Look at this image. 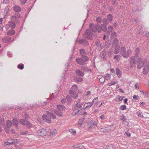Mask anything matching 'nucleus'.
<instances>
[{"label": "nucleus", "instance_id": "29", "mask_svg": "<svg viewBox=\"0 0 149 149\" xmlns=\"http://www.w3.org/2000/svg\"><path fill=\"white\" fill-rule=\"evenodd\" d=\"M116 74L117 75L118 77H120L121 74L122 72L119 69L117 68L116 70Z\"/></svg>", "mask_w": 149, "mask_h": 149}, {"label": "nucleus", "instance_id": "57", "mask_svg": "<svg viewBox=\"0 0 149 149\" xmlns=\"http://www.w3.org/2000/svg\"><path fill=\"white\" fill-rule=\"evenodd\" d=\"M92 123H91L93 124V126L94 127L95 126L96 127H97V123L96 121L95 120H92Z\"/></svg>", "mask_w": 149, "mask_h": 149}, {"label": "nucleus", "instance_id": "31", "mask_svg": "<svg viewBox=\"0 0 149 149\" xmlns=\"http://www.w3.org/2000/svg\"><path fill=\"white\" fill-rule=\"evenodd\" d=\"M12 126V123L11 121L9 120H7L6 122V127H7L10 128Z\"/></svg>", "mask_w": 149, "mask_h": 149}, {"label": "nucleus", "instance_id": "26", "mask_svg": "<svg viewBox=\"0 0 149 149\" xmlns=\"http://www.w3.org/2000/svg\"><path fill=\"white\" fill-rule=\"evenodd\" d=\"M149 70V68L147 66L145 65L143 69V73L144 74H146L148 73V72Z\"/></svg>", "mask_w": 149, "mask_h": 149}, {"label": "nucleus", "instance_id": "50", "mask_svg": "<svg viewBox=\"0 0 149 149\" xmlns=\"http://www.w3.org/2000/svg\"><path fill=\"white\" fill-rule=\"evenodd\" d=\"M142 59V58L141 56H140L139 58H138L137 62H138V63H144V62H143V61Z\"/></svg>", "mask_w": 149, "mask_h": 149}, {"label": "nucleus", "instance_id": "30", "mask_svg": "<svg viewBox=\"0 0 149 149\" xmlns=\"http://www.w3.org/2000/svg\"><path fill=\"white\" fill-rule=\"evenodd\" d=\"M101 30L105 32L107 30V28L106 26L104 24H102L100 26Z\"/></svg>", "mask_w": 149, "mask_h": 149}, {"label": "nucleus", "instance_id": "33", "mask_svg": "<svg viewBox=\"0 0 149 149\" xmlns=\"http://www.w3.org/2000/svg\"><path fill=\"white\" fill-rule=\"evenodd\" d=\"M81 58L83 59V61L84 63L85 62L89 60V58L88 57L86 56V55H84L81 56Z\"/></svg>", "mask_w": 149, "mask_h": 149}, {"label": "nucleus", "instance_id": "44", "mask_svg": "<svg viewBox=\"0 0 149 149\" xmlns=\"http://www.w3.org/2000/svg\"><path fill=\"white\" fill-rule=\"evenodd\" d=\"M17 67L19 69L22 70L24 68V65L22 63L19 64L17 65Z\"/></svg>", "mask_w": 149, "mask_h": 149}, {"label": "nucleus", "instance_id": "19", "mask_svg": "<svg viewBox=\"0 0 149 149\" xmlns=\"http://www.w3.org/2000/svg\"><path fill=\"white\" fill-rule=\"evenodd\" d=\"M11 38L9 36L5 37L2 39V42L4 43L8 42L10 40Z\"/></svg>", "mask_w": 149, "mask_h": 149}, {"label": "nucleus", "instance_id": "12", "mask_svg": "<svg viewBox=\"0 0 149 149\" xmlns=\"http://www.w3.org/2000/svg\"><path fill=\"white\" fill-rule=\"evenodd\" d=\"M76 61L78 64L81 65H83L86 64L81 58H76Z\"/></svg>", "mask_w": 149, "mask_h": 149}, {"label": "nucleus", "instance_id": "54", "mask_svg": "<svg viewBox=\"0 0 149 149\" xmlns=\"http://www.w3.org/2000/svg\"><path fill=\"white\" fill-rule=\"evenodd\" d=\"M120 109L122 110H125L126 109V107L125 105H122L120 106Z\"/></svg>", "mask_w": 149, "mask_h": 149}, {"label": "nucleus", "instance_id": "25", "mask_svg": "<svg viewBox=\"0 0 149 149\" xmlns=\"http://www.w3.org/2000/svg\"><path fill=\"white\" fill-rule=\"evenodd\" d=\"M8 24L9 27L12 29H14L15 27V24L14 22L12 21L9 22Z\"/></svg>", "mask_w": 149, "mask_h": 149}, {"label": "nucleus", "instance_id": "24", "mask_svg": "<svg viewBox=\"0 0 149 149\" xmlns=\"http://www.w3.org/2000/svg\"><path fill=\"white\" fill-rule=\"evenodd\" d=\"M21 8L19 6H15L14 7V10L16 12H20L21 10Z\"/></svg>", "mask_w": 149, "mask_h": 149}, {"label": "nucleus", "instance_id": "55", "mask_svg": "<svg viewBox=\"0 0 149 149\" xmlns=\"http://www.w3.org/2000/svg\"><path fill=\"white\" fill-rule=\"evenodd\" d=\"M99 81L101 83H103L105 81V78L102 77L100 78H99Z\"/></svg>", "mask_w": 149, "mask_h": 149}, {"label": "nucleus", "instance_id": "40", "mask_svg": "<svg viewBox=\"0 0 149 149\" xmlns=\"http://www.w3.org/2000/svg\"><path fill=\"white\" fill-rule=\"evenodd\" d=\"M66 98L67 101L69 102H71L72 99L70 95H67L66 97Z\"/></svg>", "mask_w": 149, "mask_h": 149}, {"label": "nucleus", "instance_id": "64", "mask_svg": "<svg viewBox=\"0 0 149 149\" xmlns=\"http://www.w3.org/2000/svg\"><path fill=\"white\" fill-rule=\"evenodd\" d=\"M99 118L101 120H103L105 118V116L104 115H102L100 116Z\"/></svg>", "mask_w": 149, "mask_h": 149}, {"label": "nucleus", "instance_id": "23", "mask_svg": "<svg viewBox=\"0 0 149 149\" xmlns=\"http://www.w3.org/2000/svg\"><path fill=\"white\" fill-rule=\"evenodd\" d=\"M74 80L77 81L79 82H81L83 80L82 78H81L79 77H77V76H75L74 78Z\"/></svg>", "mask_w": 149, "mask_h": 149}, {"label": "nucleus", "instance_id": "39", "mask_svg": "<svg viewBox=\"0 0 149 149\" xmlns=\"http://www.w3.org/2000/svg\"><path fill=\"white\" fill-rule=\"evenodd\" d=\"M117 36V35L116 33L115 32H114L111 34L110 38L111 39H113L114 38L116 37Z\"/></svg>", "mask_w": 149, "mask_h": 149}, {"label": "nucleus", "instance_id": "43", "mask_svg": "<svg viewBox=\"0 0 149 149\" xmlns=\"http://www.w3.org/2000/svg\"><path fill=\"white\" fill-rule=\"evenodd\" d=\"M124 97V96H118L116 97V99H118V100H117L118 102H119L120 101H121L123 99V98Z\"/></svg>", "mask_w": 149, "mask_h": 149}, {"label": "nucleus", "instance_id": "49", "mask_svg": "<svg viewBox=\"0 0 149 149\" xmlns=\"http://www.w3.org/2000/svg\"><path fill=\"white\" fill-rule=\"evenodd\" d=\"M23 118L24 119L28 120L29 118V115L26 113H25L24 115L23 116Z\"/></svg>", "mask_w": 149, "mask_h": 149}, {"label": "nucleus", "instance_id": "53", "mask_svg": "<svg viewBox=\"0 0 149 149\" xmlns=\"http://www.w3.org/2000/svg\"><path fill=\"white\" fill-rule=\"evenodd\" d=\"M105 79L106 80H109L110 79V75L108 74H107L105 75Z\"/></svg>", "mask_w": 149, "mask_h": 149}, {"label": "nucleus", "instance_id": "13", "mask_svg": "<svg viewBox=\"0 0 149 149\" xmlns=\"http://www.w3.org/2000/svg\"><path fill=\"white\" fill-rule=\"evenodd\" d=\"M75 73L77 75L81 77H83L84 75V72L79 69L76 70Z\"/></svg>", "mask_w": 149, "mask_h": 149}, {"label": "nucleus", "instance_id": "2", "mask_svg": "<svg viewBox=\"0 0 149 149\" xmlns=\"http://www.w3.org/2000/svg\"><path fill=\"white\" fill-rule=\"evenodd\" d=\"M91 30L89 29H86L84 33L83 34V37L86 39L88 40H93V33L91 31Z\"/></svg>", "mask_w": 149, "mask_h": 149}, {"label": "nucleus", "instance_id": "41", "mask_svg": "<svg viewBox=\"0 0 149 149\" xmlns=\"http://www.w3.org/2000/svg\"><path fill=\"white\" fill-rule=\"evenodd\" d=\"M10 128L9 127H7L6 126H5L4 127V130L6 133L8 134L9 133Z\"/></svg>", "mask_w": 149, "mask_h": 149}, {"label": "nucleus", "instance_id": "52", "mask_svg": "<svg viewBox=\"0 0 149 149\" xmlns=\"http://www.w3.org/2000/svg\"><path fill=\"white\" fill-rule=\"evenodd\" d=\"M11 19L12 20L15 21L16 22H17L18 21V19L16 16H12L11 17Z\"/></svg>", "mask_w": 149, "mask_h": 149}, {"label": "nucleus", "instance_id": "21", "mask_svg": "<svg viewBox=\"0 0 149 149\" xmlns=\"http://www.w3.org/2000/svg\"><path fill=\"white\" fill-rule=\"evenodd\" d=\"M13 125L15 127H17L19 125V122L17 119L16 118H14L12 121V123Z\"/></svg>", "mask_w": 149, "mask_h": 149}, {"label": "nucleus", "instance_id": "61", "mask_svg": "<svg viewBox=\"0 0 149 149\" xmlns=\"http://www.w3.org/2000/svg\"><path fill=\"white\" fill-rule=\"evenodd\" d=\"M116 83V81H111V82L108 83V85L109 86H110L114 85Z\"/></svg>", "mask_w": 149, "mask_h": 149}, {"label": "nucleus", "instance_id": "36", "mask_svg": "<svg viewBox=\"0 0 149 149\" xmlns=\"http://www.w3.org/2000/svg\"><path fill=\"white\" fill-rule=\"evenodd\" d=\"M111 45V42L109 40L107 41L105 44V46L107 48H109Z\"/></svg>", "mask_w": 149, "mask_h": 149}, {"label": "nucleus", "instance_id": "15", "mask_svg": "<svg viewBox=\"0 0 149 149\" xmlns=\"http://www.w3.org/2000/svg\"><path fill=\"white\" fill-rule=\"evenodd\" d=\"M46 113L47 114V115L50 118L51 117L53 119H55L56 118V116L53 113L48 111H46Z\"/></svg>", "mask_w": 149, "mask_h": 149}, {"label": "nucleus", "instance_id": "48", "mask_svg": "<svg viewBox=\"0 0 149 149\" xmlns=\"http://www.w3.org/2000/svg\"><path fill=\"white\" fill-rule=\"evenodd\" d=\"M102 18L100 17H98L96 18V21L98 23H100L102 20Z\"/></svg>", "mask_w": 149, "mask_h": 149}, {"label": "nucleus", "instance_id": "62", "mask_svg": "<svg viewBox=\"0 0 149 149\" xmlns=\"http://www.w3.org/2000/svg\"><path fill=\"white\" fill-rule=\"evenodd\" d=\"M0 125H4V122L3 120L2 119H0Z\"/></svg>", "mask_w": 149, "mask_h": 149}, {"label": "nucleus", "instance_id": "51", "mask_svg": "<svg viewBox=\"0 0 149 149\" xmlns=\"http://www.w3.org/2000/svg\"><path fill=\"white\" fill-rule=\"evenodd\" d=\"M120 120L123 121H125L127 120L126 117L124 116H120Z\"/></svg>", "mask_w": 149, "mask_h": 149}, {"label": "nucleus", "instance_id": "56", "mask_svg": "<svg viewBox=\"0 0 149 149\" xmlns=\"http://www.w3.org/2000/svg\"><path fill=\"white\" fill-rule=\"evenodd\" d=\"M103 23L104 24L108 25V22L107 19L106 18H104L103 20Z\"/></svg>", "mask_w": 149, "mask_h": 149}, {"label": "nucleus", "instance_id": "9", "mask_svg": "<svg viewBox=\"0 0 149 149\" xmlns=\"http://www.w3.org/2000/svg\"><path fill=\"white\" fill-rule=\"evenodd\" d=\"M46 132L49 133V134L50 136H52L56 134L57 133V131L55 129H47Z\"/></svg>", "mask_w": 149, "mask_h": 149}, {"label": "nucleus", "instance_id": "27", "mask_svg": "<svg viewBox=\"0 0 149 149\" xmlns=\"http://www.w3.org/2000/svg\"><path fill=\"white\" fill-rule=\"evenodd\" d=\"M118 40L116 38L114 39L113 41V45L115 46H118Z\"/></svg>", "mask_w": 149, "mask_h": 149}, {"label": "nucleus", "instance_id": "58", "mask_svg": "<svg viewBox=\"0 0 149 149\" xmlns=\"http://www.w3.org/2000/svg\"><path fill=\"white\" fill-rule=\"evenodd\" d=\"M13 142H11L10 141L8 142H6L4 144L5 145H11L13 144Z\"/></svg>", "mask_w": 149, "mask_h": 149}, {"label": "nucleus", "instance_id": "7", "mask_svg": "<svg viewBox=\"0 0 149 149\" xmlns=\"http://www.w3.org/2000/svg\"><path fill=\"white\" fill-rule=\"evenodd\" d=\"M78 43L85 47H87L89 45L88 42L86 39H80L78 41Z\"/></svg>", "mask_w": 149, "mask_h": 149}, {"label": "nucleus", "instance_id": "63", "mask_svg": "<svg viewBox=\"0 0 149 149\" xmlns=\"http://www.w3.org/2000/svg\"><path fill=\"white\" fill-rule=\"evenodd\" d=\"M76 106H75L74 105L73 106H72V109L73 110H74V111H77V108L76 107H75Z\"/></svg>", "mask_w": 149, "mask_h": 149}, {"label": "nucleus", "instance_id": "34", "mask_svg": "<svg viewBox=\"0 0 149 149\" xmlns=\"http://www.w3.org/2000/svg\"><path fill=\"white\" fill-rule=\"evenodd\" d=\"M113 30V28L112 26H109L108 28L107 34L109 35L110 33L112 32Z\"/></svg>", "mask_w": 149, "mask_h": 149}, {"label": "nucleus", "instance_id": "4", "mask_svg": "<svg viewBox=\"0 0 149 149\" xmlns=\"http://www.w3.org/2000/svg\"><path fill=\"white\" fill-rule=\"evenodd\" d=\"M19 122L22 125L26 126L28 128H30L32 127V125L27 120L21 119L19 120Z\"/></svg>", "mask_w": 149, "mask_h": 149}, {"label": "nucleus", "instance_id": "37", "mask_svg": "<svg viewBox=\"0 0 149 149\" xmlns=\"http://www.w3.org/2000/svg\"><path fill=\"white\" fill-rule=\"evenodd\" d=\"M15 33V31L13 30H9L7 33L8 35H12Z\"/></svg>", "mask_w": 149, "mask_h": 149}, {"label": "nucleus", "instance_id": "8", "mask_svg": "<svg viewBox=\"0 0 149 149\" xmlns=\"http://www.w3.org/2000/svg\"><path fill=\"white\" fill-rule=\"evenodd\" d=\"M46 132V130H45L44 129H41L37 131V134L42 136H45Z\"/></svg>", "mask_w": 149, "mask_h": 149}, {"label": "nucleus", "instance_id": "16", "mask_svg": "<svg viewBox=\"0 0 149 149\" xmlns=\"http://www.w3.org/2000/svg\"><path fill=\"white\" fill-rule=\"evenodd\" d=\"M93 102H90L86 103L84 104V109H86V108H90L93 105Z\"/></svg>", "mask_w": 149, "mask_h": 149}, {"label": "nucleus", "instance_id": "38", "mask_svg": "<svg viewBox=\"0 0 149 149\" xmlns=\"http://www.w3.org/2000/svg\"><path fill=\"white\" fill-rule=\"evenodd\" d=\"M144 65V63H138L137 68L139 69H141L143 67Z\"/></svg>", "mask_w": 149, "mask_h": 149}, {"label": "nucleus", "instance_id": "11", "mask_svg": "<svg viewBox=\"0 0 149 149\" xmlns=\"http://www.w3.org/2000/svg\"><path fill=\"white\" fill-rule=\"evenodd\" d=\"M92 119L91 118H89L87 120V123L88 125V129L90 130L93 129L94 127L93 126V125L91 123H92Z\"/></svg>", "mask_w": 149, "mask_h": 149}, {"label": "nucleus", "instance_id": "35", "mask_svg": "<svg viewBox=\"0 0 149 149\" xmlns=\"http://www.w3.org/2000/svg\"><path fill=\"white\" fill-rule=\"evenodd\" d=\"M84 120L85 118H82L80 119L78 122V125L80 126H82V125L83 124L82 123L84 121Z\"/></svg>", "mask_w": 149, "mask_h": 149}, {"label": "nucleus", "instance_id": "59", "mask_svg": "<svg viewBox=\"0 0 149 149\" xmlns=\"http://www.w3.org/2000/svg\"><path fill=\"white\" fill-rule=\"evenodd\" d=\"M10 141L11 142H13V144L17 143V139H12L11 140H10Z\"/></svg>", "mask_w": 149, "mask_h": 149}, {"label": "nucleus", "instance_id": "17", "mask_svg": "<svg viewBox=\"0 0 149 149\" xmlns=\"http://www.w3.org/2000/svg\"><path fill=\"white\" fill-rule=\"evenodd\" d=\"M54 112L57 115L60 116L62 117L63 116V113L59 111L56 109H54Z\"/></svg>", "mask_w": 149, "mask_h": 149}, {"label": "nucleus", "instance_id": "10", "mask_svg": "<svg viewBox=\"0 0 149 149\" xmlns=\"http://www.w3.org/2000/svg\"><path fill=\"white\" fill-rule=\"evenodd\" d=\"M42 118L43 121L45 122L48 123H51V118L49 117L47 115H43L42 116Z\"/></svg>", "mask_w": 149, "mask_h": 149}, {"label": "nucleus", "instance_id": "6", "mask_svg": "<svg viewBox=\"0 0 149 149\" xmlns=\"http://www.w3.org/2000/svg\"><path fill=\"white\" fill-rule=\"evenodd\" d=\"M69 94L73 98L76 99L78 97V94L73 90H70L69 91Z\"/></svg>", "mask_w": 149, "mask_h": 149}, {"label": "nucleus", "instance_id": "28", "mask_svg": "<svg viewBox=\"0 0 149 149\" xmlns=\"http://www.w3.org/2000/svg\"><path fill=\"white\" fill-rule=\"evenodd\" d=\"M120 51L119 47L118 46H115L113 53L115 54H118Z\"/></svg>", "mask_w": 149, "mask_h": 149}, {"label": "nucleus", "instance_id": "45", "mask_svg": "<svg viewBox=\"0 0 149 149\" xmlns=\"http://www.w3.org/2000/svg\"><path fill=\"white\" fill-rule=\"evenodd\" d=\"M69 131L72 133L73 135H76V131L75 130H73L72 129H71L69 130Z\"/></svg>", "mask_w": 149, "mask_h": 149}, {"label": "nucleus", "instance_id": "3", "mask_svg": "<svg viewBox=\"0 0 149 149\" xmlns=\"http://www.w3.org/2000/svg\"><path fill=\"white\" fill-rule=\"evenodd\" d=\"M120 52L122 56L124 58H127L129 57V54L131 53V51L129 50L126 51L125 47L123 46L121 47Z\"/></svg>", "mask_w": 149, "mask_h": 149}, {"label": "nucleus", "instance_id": "32", "mask_svg": "<svg viewBox=\"0 0 149 149\" xmlns=\"http://www.w3.org/2000/svg\"><path fill=\"white\" fill-rule=\"evenodd\" d=\"M79 52L81 56H82L84 55H86V53L85 52V51L84 49H81L80 50Z\"/></svg>", "mask_w": 149, "mask_h": 149}, {"label": "nucleus", "instance_id": "47", "mask_svg": "<svg viewBox=\"0 0 149 149\" xmlns=\"http://www.w3.org/2000/svg\"><path fill=\"white\" fill-rule=\"evenodd\" d=\"M120 57V56L119 55H117L114 56V59L116 60L117 61L119 60V58Z\"/></svg>", "mask_w": 149, "mask_h": 149}, {"label": "nucleus", "instance_id": "5", "mask_svg": "<svg viewBox=\"0 0 149 149\" xmlns=\"http://www.w3.org/2000/svg\"><path fill=\"white\" fill-rule=\"evenodd\" d=\"M138 58H135L134 57H131L130 60V67L132 68L135 64H136L137 63Z\"/></svg>", "mask_w": 149, "mask_h": 149}, {"label": "nucleus", "instance_id": "20", "mask_svg": "<svg viewBox=\"0 0 149 149\" xmlns=\"http://www.w3.org/2000/svg\"><path fill=\"white\" fill-rule=\"evenodd\" d=\"M140 49L139 48H137L135 49L134 56L135 58H139V54L140 52Z\"/></svg>", "mask_w": 149, "mask_h": 149}, {"label": "nucleus", "instance_id": "1", "mask_svg": "<svg viewBox=\"0 0 149 149\" xmlns=\"http://www.w3.org/2000/svg\"><path fill=\"white\" fill-rule=\"evenodd\" d=\"M89 28L91 31L95 33L97 32L100 33L101 32L100 25L98 24H94L93 23H90Z\"/></svg>", "mask_w": 149, "mask_h": 149}, {"label": "nucleus", "instance_id": "18", "mask_svg": "<svg viewBox=\"0 0 149 149\" xmlns=\"http://www.w3.org/2000/svg\"><path fill=\"white\" fill-rule=\"evenodd\" d=\"M81 69L86 72H92L91 69H89L88 67L85 66H81L80 68Z\"/></svg>", "mask_w": 149, "mask_h": 149}, {"label": "nucleus", "instance_id": "46", "mask_svg": "<svg viewBox=\"0 0 149 149\" xmlns=\"http://www.w3.org/2000/svg\"><path fill=\"white\" fill-rule=\"evenodd\" d=\"M72 88L74 91L77 90V86L76 84H74L72 87Z\"/></svg>", "mask_w": 149, "mask_h": 149}, {"label": "nucleus", "instance_id": "22", "mask_svg": "<svg viewBox=\"0 0 149 149\" xmlns=\"http://www.w3.org/2000/svg\"><path fill=\"white\" fill-rule=\"evenodd\" d=\"M74 149H84V146L80 144H77L74 146Z\"/></svg>", "mask_w": 149, "mask_h": 149}, {"label": "nucleus", "instance_id": "60", "mask_svg": "<svg viewBox=\"0 0 149 149\" xmlns=\"http://www.w3.org/2000/svg\"><path fill=\"white\" fill-rule=\"evenodd\" d=\"M75 106H76L75 107H77V108H82V106L81 104H78V103H77V104L74 105Z\"/></svg>", "mask_w": 149, "mask_h": 149}, {"label": "nucleus", "instance_id": "42", "mask_svg": "<svg viewBox=\"0 0 149 149\" xmlns=\"http://www.w3.org/2000/svg\"><path fill=\"white\" fill-rule=\"evenodd\" d=\"M107 17L108 20L110 22H111L112 20L113 17L111 14H109L107 15Z\"/></svg>", "mask_w": 149, "mask_h": 149}, {"label": "nucleus", "instance_id": "14", "mask_svg": "<svg viewBox=\"0 0 149 149\" xmlns=\"http://www.w3.org/2000/svg\"><path fill=\"white\" fill-rule=\"evenodd\" d=\"M57 108L58 110L60 111H65L66 109L65 107L62 104H59L57 106Z\"/></svg>", "mask_w": 149, "mask_h": 149}]
</instances>
